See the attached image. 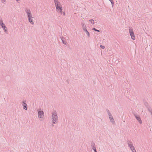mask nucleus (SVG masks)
I'll list each match as a JSON object with an SVG mask.
<instances>
[{"label": "nucleus", "mask_w": 152, "mask_h": 152, "mask_svg": "<svg viewBox=\"0 0 152 152\" xmlns=\"http://www.w3.org/2000/svg\"><path fill=\"white\" fill-rule=\"evenodd\" d=\"M110 2L112 1L113 0H109Z\"/></svg>", "instance_id": "31"}, {"label": "nucleus", "mask_w": 152, "mask_h": 152, "mask_svg": "<svg viewBox=\"0 0 152 152\" xmlns=\"http://www.w3.org/2000/svg\"><path fill=\"white\" fill-rule=\"evenodd\" d=\"M111 3V4H112V7H113V6L114 5V2L113 1V0H112V1H110Z\"/></svg>", "instance_id": "23"}, {"label": "nucleus", "mask_w": 152, "mask_h": 152, "mask_svg": "<svg viewBox=\"0 0 152 152\" xmlns=\"http://www.w3.org/2000/svg\"><path fill=\"white\" fill-rule=\"evenodd\" d=\"M129 147L130 148L132 152H136V150L134 148V147L133 145V144H131V145H129Z\"/></svg>", "instance_id": "8"}, {"label": "nucleus", "mask_w": 152, "mask_h": 152, "mask_svg": "<svg viewBox=\"0 0 152 152\" xmlns=\"http://www.w3.org/2000/svg\"><path fill=\"white\" fill-rule=\"evenodd\" d=\"M54 2L57 10L62 14V7L61 5H60V3L58 1V0H54Z\"/></svg>", "instance_id": "2"}, {"label": "nucleus", "mask_w": 152, "mask_h": 152, "mask_svg": "<svg viewBox=\"0 0 152 152\" xmlns=\"http://www.w3.org/2000/svg\"><path fill=\"white\" fill-rule=\"evenodd\" d=\"M28 21L31 23V24L32 25H34V23L33 19L32 18H33V17H32V16L28 17Z\"/></svg>", "instance_id": "7"}, {"label": "nucleus", "mask_w": 152, "mask_h": 152, "mask_svg": "<svg viewBox=\"0 0 152 152\" xmlns=\"http://www.w3.org/2000/svg\"><path fill=\"white\" fill-rule=\"evenodd\" d=\"M145 107H146V108H147L148 107H149V106L148 105V104L147 103H146L145 104Z\"/></svg>", "instance_id": "22"}, {"label": "nucleus", "mask_w": 152, "mask_h": 152, "mask_svg": "<svg viewBox=\"0 0 152 152\" xmlns=\"http://www.w3.org/2000/svg\"><path fill=\"white\" fill-rule=\"evenodd\" d=\"M81 25L82 26V28L83 30H85V29H86V25L85 24L83 23V22H81Z\"/></svg>", "instance_id": "12"}, {"label": "nucleus", "mask_w": 152, "mask_h": 152, "mask_svg": "<svg viewBox=\"0 0 152 152\" xmlns=\"http://www.w3.org/2000/svg\"><path fill=\"white\" fill-rule=\"evenodd\" d=\"M89 21L91 22V23L92 24H94V21L93 19H91Z\"/></svg>", "instance_id": "19"}, {"label": "nucleus", "mask_w": 152, "mask_h": 152, "mask_svg": "<svg viewBox=\"0 0 152 152\" xmlns=\"http://www.w3.org/2000/svg\"><path fill=\"white\" fill-rule=\"evenodd\" d=\"M3 29L4 31L6 32L7 31V28L5 25L2 26H1Z\"/></svg>", "instance_id": "14"}, {"label": "nucleus", "mask_w": 152, "mask_h": 152, "mask_svg": "<svg viewBox=\"0 0 152 152\" xmlns=\"http://www.w3.org/2000/svg\"><path fill=\"white\" fill-rule=\"evenodd\" d=\"M3 1H4V2L5 1V0H2Z\"/></svg>", "instance_id": "32"}, {"label": "nucleus", "mask_w": 152, "mask_h": 152, "mask_svg": "<svg viewBox=\"0 0 152 152\" xmlns=\"http://www.w3.org/2000/svg\"><path fill=\"white\" fill-rule=\"evenodd\" d=\"M26 13L27 14V16H32L31 14V12L30 10L29 9H26Z\"/></svg>", "instance_id": "9"}, {"label": "nucleus", "mask_w": 152, "mask_h": 152, "mask_svg": "<svg viewBox=\"0 0 152 152\" xmlns=\"http://www.w3.org/2000/svg\"><path fill=\"white\" fill-rule=\"evenodd\" d=\"M147 108L150 113H151L152 112V109L150 107H148Z\"/></svg>", "instance_id": "15"}, {"label": "nucleus", "mask_w": 152, "mask_h": 152, "mask_svg": "<svg viewBox=\"0 0 152 152\" xmlns=\"http://www.w3.org/2000/svg\"><path fill=\"white\" fill-rule=\"evenodd\" d=\"M17 1H19L20 0H16Z\"/></svg>", "instance_id": "33"}, {"label": "nucleus", "mask_w": 152, "mask_h": 152, "mask_svg": "<svg viewBox=\"0 0 152 152\" xmlns=\"http://www.w3.org/2000/svg\"><path fill=\"white\" fill-rule=\"evenodd\" d=\"M106 111H107V114L108 115L109 117H110V116H111L112 115L111 114V113L110 112V111H109V110L108 109H107L106 110Z\"/></svg>", "instance_id": "16"}, {"label": "nucleus", "mask_w": 152, "mask_h": 152, "mask_svg": "<svg viewBox=\"0 0 152 152\" xmlns=\"http://www.w3.org/2000/svg\"><path fill=\"white\" fill-rule=\"evenodd\" d=\"M84 31L86 32V34L88 36V37H90V34L88 31L87 30V29H85Z\"/></svg>", "instance_id": "13"}, {"label": "nucleus", "mask_w": 152, "mask_h": 152, "mask_svg": "<svg viewBox=\"0 0 152 152\" xmlns=\"http://www.w3.org/2000/svg\"><path fill=\"white\" fill-rule=\"evenodd\" d=\"M26 101L25 100H23L22 102V104L23 107V109L26 110H27V105L26 103Z\"/></svg>", "instance_id": "6"}, {"label": "nucleus", "mask_w": 152, "mask_h": 152, "mask_svg": "<svg viewBox=\"0 0 152 152\" xmlns=\"http://www.w3.org/2000/svg\"><path fill=\"white\" fill-rule=\"evenodd\" d=\"M110 122L113 124H114L115 123L114 120L112 116V115L109 117Z\"/></svg>", "instance_id": "10"}, {"label": "nucleus", "mask_w": 152, "mask_h": 152, "mask_svg": "<svg viewBox=\"0 0 152 152\" xmlns=\"http://www.w3.org/2000/svg\"><path fill=\"white\" fill-rule=\"evenodd\" d=\"M94 152H97L96 150H94Z\"/></svg>", "instance_id": "30"}, {"label": "nucleus", "mask_w": 152, "mask_h": 152, "mask_svg": "<svg viewBox=\"0 0 152 152\" xmlns=\"http://www.w3.org/2000/svg\"><path fill=\"white\" fill-rule=\"evenodd\" d=\"M0 25L2 26L4 25V24L3 23L2 20V19L0 20Z\"/></svg>", "instance_id": "17"}, {"label": "nucleus", "mask_w": 152, "mask_h": 152, "mask_svg": "<svg viewBox=\"0 0 152 152\" xmlns=\"http://www.w3.org/2000/svg\"><path fill=\"white\" fill-rule=\"evenodd\" d=\"M92 29L93 30H94L96 31H97V32H99L100 31L99 30H97L95 28H93Z\"/></svg>", "instance_id": "21"}, {"label": "nucleus", "mask_w": 152, "mask_h": 152, "mask_svg": "<svg viewBox=\"0 0 152 152\" xmlns=\"http://www.w3.org/2000/svg\"><path fill=\"white\" fill-rule=\"evenodd\" d=\"M100 47L102 49H104L105 48L104 46H103L102 45H101L100 46Z\"/></svg>", "instance_id": "25"}, {"label": "nucleus", "mask_w": 152, "mask_h": 152, "mask_svg": "<svg viewBox=\"0 0 152 152\" xmlns=\"http://www.w3.org/2000/svg\"><path fill=\"white\" fill-rule=\"evenodd\" d=\"M38 114L39 119L43 120L44 118V112L42 110H38Z\"/></svg>", "instance_id": "3"}, {"label": "nucleus", "mask_w": 152, "mask_h": 152, "mask_svg": "<svg viewBox=\"0 0 152 152\" xmlns=\"http://www.w3.org/2000/svg\"><path fill=\"white\" fill-rule=\"evenodd\" d=\"M127 144L128 145V146L129 145H131V144H132V143L131 142V141L130 140H128L127 141Z\"/></svg>", "instance_id": "18"}, {"label": "nucleus", "mask_w": 152, "mask_h": 152, "mask_svg": "<svg viewBox=\"0 0 152 152\" xmlns=\"http://www.w3.org/2000/svg\"><path fill=\"white\" fill-rule=\"evenodd\" d=\"M60 38H61V39L62 41V40H64L65 39L63 37H61Z\"/></svg>", "instance_id": "26"}, {"label": "nucleus", "mask_w": 152, "mask_h": 152, "mask_svg": "<svg viewBox=\"0 0 152 152\" xmlns=\"http://www.w3.org/2000/svg\"><path fill=\"white\" fill-rule=\"evenodd\" d=\"M91 146L92 148L94 151L96 149L95 145L94 143L92 142L91 143Z\"/></svg>", "instance_id": "11"}, {"label": "nucleus", "mask_w": 152, "mask_h": 152, "mask_svg": "<svg viewBox=\"0 0 152 152\" xmlns=\"http://www.w3.org/2000/svg\"><path fill=\"white\" fill-rule=\"evenodd\" d=\"M52 122L56 124V122L58 121V117L56 111H54L52 113Z\"/></svg>", "instance_id": "1"}, {"label": "nucleus", "mask_w": 152, "mask_h": 152, "mask_svg": "<svg viewBox=\"0 0 152 152\" xmlns=\"http://www.w3.org/2000/svg\"><path fill=\"white\" fill-rule=\"evenodd\" d=\"M63 15H65V12H63Z\"/></svg>", "instance_id": "29"}, {"label": "nucleus", "mask_w": 152, "mask_h": 152, "mask_svg": "<svg viewBox=\"0 0 152 152\" xmlns=\"http://www.w3.org/2000/svg\"><path fill=\"white\" fill-rule=\"evenodd\" d=\"M66 82L68 83H69V80H66Z\"/></svg>", "instance_id": "27"}, {"label": "nucleus", "mask_w": 152, "mask_h": 152, "mask_svg": "<svg viewBox=\"0 0 152 152\" xmlns=\"http://www.w3.org/2000/svg\"><path fill=\"white\" fill-rule=\"evenodd\" d=\"M62 42L63 44L65 45H66L67 44L66 42V41H64V40H62Z\"/></svg>", "instance_id": "20"}, {"label": "nucleus", "mask_w": 152, "mask_h": 152, "mask_svg": "<svg viewBox=\"0 0 152 152\" xmlns=\"http://www.w3.org/2000/svg\"><path fill=\"white\" fill-rule=\"evenodd\" d=\"M134 116L136 118L137 120L138 121L139 123L140 124H141L142 123V121L141 120V118L140 116L137 114H134Z\"/></svg>", "instance_id": "5"}, {"label": "nucleus", "mask_w": 152, "mask_h": 152, "mask_svg": "<svg viewBox=\"0 0 152 152\" xmlns=\"http://www.w3.org/2000/svg\"><path fill=\"white\" fill-rule=\"evenodd\" d=\"M54 124H54L53 122H52V126H54Z\"/></svg>", "instance_id": "28"}, {"label": "nucleus", "mask_w": 152, "mask_h": 152, "mask_svg": "<svg viewBox=\"0 0 152 152\" xmlns=\"http://www.w3.org/2000/svg\"><path fill=\"white\" fill-rule=\"evenodd\" d=\"M129 32L132 39L133 40H135V37L132 29H129Z\"/></svg>", "instance_id": "4"}, {"label": "nucleus", "mask_w": 152, "mask_h": 152, "mask_svg": "<svg viewBox=\"0 0 152 152\" xmlns=\"http://www.w3.org/2000/svg\"><path fill=\"white\" fill-rule=\"evenodd\" d=\"M111 3V4H112V7H113V6L114 5V2L113 1V0H112V1H110Z\"/></svg>", "instance_id": "24"}]
</instances>
